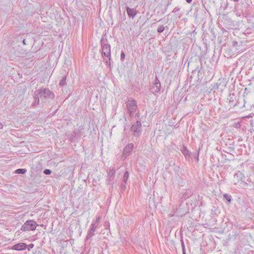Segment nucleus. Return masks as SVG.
Listing matches in <instances>:
<instances>
[{
    "label": "nucleus",
    "instance_id": "f257e3e1",
    "mask_svg": "<svg viewBox=\"0 0 254 254\" xmlns=\"http://www.w3.org/2000/svg\"><path fill=\"white\" fill-rule=\"evenodd\" d=\"M101 46V54L102 57L106 61L107 65H110L111 60V46L108 43L107 39L104 37H102L100 41Z\"/></svg>",
    "mask_w": 254,
    "mask_h": 254
},
{
    "label": "nucleus",
    "instance_id": "cd10ccee",
    "mask_svg": "<svg viewBox=\"0 0 254 254\" xmlns=\"http://www.w3.org/2000/svg\"><path fill=\"white\" fill-rule=\"evenodd\" d=\"M34 247V244H30L28 246V250H30V249H32Z\"/></svg>",
    "mask_w": 254,
    "mask_h": 254
},
{
    "label": "nucleus",
    "instance_id": "c85d7f7f",
    "mask_svg": "<svg viewBox=\"0 0 254 254\" xmlns=\"http://www.w3.org/2000/svg\"><path fill=\"white\" fill-rule=\"evenodd\" d=\"M3 127V125L2 124L0 123V129H2Z\"/></svg>",
    "mask_w": 254,
    "mask_h": 254
},
{
    "label": "nucleus",
    "instance_id": "1a4fd4ad",
    "mask_svg": "<svg viewBox=\"0 0 254 254\" xmlns=\"http://www.w3.org/2000/svg\"><path fill=\"white\" fill-rule=\"evenodd\" d=\"M245 176L244 174L242 172L238 171L234 175V184L237 185L239 183L240 184L243 180H245Z\"/></svg>",
    "mask_w": 254,
    "mask_h": 254
},
{
    "label": "nucleus",
    "instance_id": "473e14b6",
    "mask_svg": "<svg viewBox=\"0 0 254 254\" xmlns=\"http://www.w3.org/2000/svg\"><path fill=\"white\" fill-rule=\"evenodd\" d=\"M233 0L234 1H235V2H237V1H239V0Z\"/></svg>",
    "mask_w": 254,
    "mask_h": 254
},
{
    "label": "nucleus",
    "instance_id": "9b49d317",
    "mask_svg": "<svg viewBox=\"0 0 254 254\" xmlns=\"http://www.w3.org/2000/svg\"><path fill=\"white\" fill-rule=\"evenodd\" d=\"M27 245L24 243H20L12 246L11 250L16 251H23L26 249Z\"/></svg>",
    "mask_w": 254,
    "mask_h": 254
},
{
    "label": "nucleus",
    "instance_id": "f704fd0d",
    "mask_svg": "<svg viewBox=\"0 0 254 254\" xmlns=\"http://www.w3.org/2000/svg\"><path fill=\"white\" fill-rule=\"evenodd\" d=\"M236 43H237V42H235V45H236Z\"/></svg>",
    "mask_w": 254,
    "mask_h": 254
},
{
    "label": "nucleus",
    "instance_id": "4468645a",
    "mask_svg": "<svg viewBox=\"0 0 254 254\" xmlns=\"http://www.w3.org/2000/svg\"><path fill=\"white\" fill-rule=\"evenodd\" d=\"M181 151L186 158L190 157V153L186 146H183L181 149Z\"/></svg>",
    "mask_w": 254,
    "mask_h": 254
},
{
    "label": "nucleus",
    "instance_id": "f03ea898",
    "mask_svg": "<svg viewBox=\"0 0 254 254\" xmlns=\"http://www.w3.org/2000/svg\"><path fill=\"white\" fill-rule=\"evenodd\" d=\"M126 105L129 116L131 117L136 111L137 108L136 102L135 100L130 98L127 99L126 102Z\"/></svg>",
    "mask_w": 254,
    "mask_h": 254
},
{
    "label": "nucleus",
    "instance_id": "2f4dec72",
    "mask_svg": "<svg viewBox=\"0 0 254 254\" xmlns=\"http://www.w3.org/2000/svg\"><path fill=\"white\" fill-rule=\"evenodd\" d=\"M23 43L24 44H25V40H23Z\"/></svg>",
    "mask_w": 254,
    "mask_h": 254
},
{
    "label": "nucleus",
    "instance_id": "0eeeda50",
    "mask_svg": "<svg viewBox=\"0 0 254 254\" xmlns=\"http://www.w3.org/2000/svg\"><path fill=\"white\" fill-rule=\"evenodd\" d=\"M134 145L132 143H128L124 148L123 151L122 158L125 159L127 156L129 155L132 152Z\"/></svg>",
    "mask_w": 254,
    "mask_h": 254
},
{
    "label": "nucleus",
    "instance_id": "f3484780",
    "mask_svg": "<svg viewBox=\"0 0 254 254\" xmlns=\"http://www.w3.org/2000/svg\"><path fill=\"white\" fill-rule=\"evenodd\" d=\"M39 95L38 94L35 95L34 97V101L32 104V106H35L39 104Z\"/></svg>",
    "mask_w": 254,
    "mask_h": 254
},
{
    "label": "nucleus",
    "instance_id": "423d86ee",
    "mask_svg": "<svg viewBox=\"0 0 254 254\" xmlns=\"http://www.w3.org/2000/svg\"><path fill=\"white\" fill-rule=\"evenodd\" d=\"M100 219L101 217L100 216L97 217L95 221L91 224L90 228L89 229L86 236V239H89L94 235V232L99 224Z\"/></svg>",
    "mask_w": 254,
    "mask_h": 254
},
{
    "label": "nucleus",
    "instance_id": "412c9836",
    "mask_svg": "<svg viewBox=\"0 0 254 254\" xmlns=\"http://www.w3.org/2000/svg\"><path fill=\"white\" fill-rule=\"evenodd\" d=\"M224 197L229 202H230L232 200V197L230 195L228 194H224Z\"/></svg>",
    "mask_w": 254,
    "mask_h": 254
},
{
    "label": "nucleus",
    "instance_id": "5701e85b",
    "mask_svg": "<svg viewBox=\"0 0 254 254\" xmlns=\"http://www.w3.org/2000/svg\"><path fill=\"white\" fill-rule=\"evenodd\" d=\"M181 247H182V251H184V250H186V249H185V246L184 242L182 237H181Z\"/></svg>",
    "mask_w": 254,
    "mask_h": 254
},
{
    "label": "nucleus",
    "instance_id": "a211bd4d",
    "mask_svg": "<svg viewBox=\"0 0 254 254\" xmlns=\"http://www.w3.org/2000/svg\"><path fill=\"white\" fill-rule=\"evenodd\" d=\"M250 182L251 180L249 179H248L247 182H245L244 180H243V181L240 184V186L243 188H247L248 187Z\"/></svg>",
    "mask_w": 254,
    "mask_h": 254
},
{
    "label": "nucleus",
    "instance_id": "6e6552de",
    "mask_svg": "<svg viewBox=\"0 0 254 254\" xmlns=\"http://www.w3.org/2000/svg\"><path fill=\"white\" fill-rule=\"evenodd\" d=\"M116 171V170L114 167H110L107 170V179L106 180V184L107 185L111 184L112 178L115 176Z\"/></svg>",
    "mask_w": 254,
    "mask_h": 254
},
{
    "label": "nucleus",
    "instance_id": "ddd939ff",
    "mask_svg": "<svg viewBox=\"0 0 254 254\" xmlns=\"http://www.w3.org/2000/svg\"><path fill=\"white\" fill-rule=\"evenodd\" d=\"M126 10L127 14L129 17L133 18L136 15V10L133 8L127 7Z\"/></svg>",
    "mask_w": 254,
    "mask_h": 254
},
{
    "label": "nucleus",
    "instance_id": "20e7f679",
    "mask_svg": "<svg viewBox=\"0 0 254 254\" xmlns=\"http://www.w3.org/2000/svg\"><path fill=\"white\" fill-rule=\"evenodd\" d=\"M38 224L36 222L33 220H27L21 227V230L22 231H34Z\"/></svg>",
    "mask_w": 254,
    "mask_h": 254
},
{
    "label": "nucleus",
    "instance_id": "bb28decb",
    "mask_svg": "<svg viewBox=\"0 0 254 254\" xmlns=\"http://www.w3.org/2000/svg\"><path fill=\"white\" fill-rule=\"evenodd\" d=\"M179 10H180V8H179L178 7H176L174 8V9L173 10V12L176 13V12L179 11Z\"/></svg>",
    "mask_w": 254,
    "mask_h": 254
},
{
    "label": "nucleus",
    "instance_id": "dca6fc26",
    "mask_svg": "<svg viewBox=\"0 0 254 254\" xmlns=\"http://www.w3.org/2000/svg\"><path fill=\"white\" fill-rule=\"evenodd\" d=\"M228 105L230 108L234 107L237 106V102H234V99L232 97H230L228 103Z\"/></svg>",
    "mask_w": 254,
    "mask_h": 254
},
{
    "label": "nucleus",
    "instance_id": "72a5a7b5",
    "mask_svg": "<svg viewBox=\"0 0 254 254\" xmlns=\"http://www.w3.org/2000/svg\"><path fill=\"white\" fill-rule=\"evenodd\" d=\"M236 43H237V42H235V45H236Z\"/></svg>",
    "mask_w": 254,
    "mask_h": 254
},
{
    "label": "nucleus",
    "instance_id": "b1692460",
    "mask_svg": "<svg viewBox=\"0 0 254 254\" xmlns=\"http://www.w3.org/2000/svg\"><path fill=\"white\" fill-rule=\"evenodd\" d=\"M43 173L45 175H50L52 173V171L50 169H46L44 170Z\"/></svg>",
    "mask_w": 254,
    "mask_h": 254
},
{
    "label": "nucleus",
    "instance_id": "a878e982",
    "mask_svg": "<svg viewBox=\"0 0 254 254\" xmlns=\"http://www.w3.org/2000/svg\"><path fill=\"white\" fill-rule=\"evenodd\" d=\"M195 159L198 162L199 161V152L195 154L194 156Z\"/></svg>",
    "mask_w": 254,
    "mask_h": 254
},
{
    "label": "nucleus",
    "instance_id": "c756f323",
    "mask_svg": "<svg viewBox=\"0 0 254 254\" xmlns=\"http://www.w3.org/2000/svg\"><path fill=\"white\" fill-rule=\"evenodd\" d=\"M186 0L189 3H190L192 1V0Z\"/></svg>",
    "mask_w": 254,
    "mask_h": 254
},
{
    "label": "nucleus",
    "instance_id": "39448f33",
    "mask_svg": "<svg viewBox=\"0 0 254 254\" xmlns=\"http://www.w3.org/2000/svg\"><path fill=\"white\" fill-rule=\"evenodd\" d=\"M130 131L132 133L133 136L139 137L142 131L141 122L137 121L134 124L132 125L130 127Z\"/></svg>",
    "mask_w": 254,
    "mask_h": 254
},
{
    "label": "nucleus",
    "instance_id": "aec40b11",
    "mask_svg": "<svg viewBox=\"0 0 254 254\" xmlns=\"http://www.w3.org/2000/svg\"><path fill=\"white\" fill-rule=\"evenodd\" d=\"M26 171L27 170L25 169H18L15 170V172L18 174H24Z\"/></svg>",
    "mask_w": 254,
    "mask_h": 254
},
{
    "label": "nucleus",
    "instance_id": "393cba45",
    "mask_svg": "<svg viewBox=\"0 0 254 254\" xmlns=\"http://www.w3.org/2000/svg\"><path fill=\"white\" fill-rule=\"evenodd\" d=\"M125 58V54L124 53V52H122V53L121 54V60L122 61H124Z\"/></svg>",
    "mask_w": 254,
    "mask_h": 254
},
{
    "label": "nucleus",
    "instance_id": "2eb2a0df",
    "mask_svg": "<svg viewBox=\"0 0 254 254\" xmlns=\"http://www.w3.org/2000/svg\"><path fill=\"white\" fill-rule=\"evenodd\" d=\"M128 178H129V173L127 171H126L123 176V184L122 185V187H126V185L127 184V181Z\"/></svg>",
    "mask_w": 254,
    "mask_h": 254
},
{
    "label": "nucleus",
    "instance_id": "4be33fe9",
    "mask_svg": "<svg viewBox=\"0 0 254 254\" xmlns=\"http://www.w3.org/2000/svg\"><path fill=\"white\" fill-rule=\"evenodd\" d=\"M165 30V27L163 25L160 26L157 29V32L159 33L163 32Z\"/></svg>",
    "mask_w": 254,
    "mask_h": 254
},
{
    "label": "nucleus",
    "instance_id": "9d476101",
    "mask_svg": "<svg viewBox=\"0 0 254 254\" xmlns=\"http://www.w3.org/2000/svg\"><path fill=\"white\" fill-rule=\"evenodd\" d=\"M161 89V83L158 79L157 76L155 77V79L154 81L153 86L151 88V91L153 93H158L160 92Z\"/></svg>",
    "mask_w": 254,
    "mask_h": 254
},
{
    "label": "nucleus",
    "instance_id": "7ed1b4c3",
    "mask_svg": "<svg viewBox=\"0 0 254 254\" xmlns=\"http://www.w3.org/2000/svg\"><path fill=\"white\" fill-rule=\"evenodd\" d=\"M40 98L43 99H53L55 97L54 94L48 88H41L37 91Z\"/></svg>",
    "mask_w": 254,
    "mask_h": 254
},
{
    "label": "nucleus",
    "instance_id": "f8f14e48",
    "mask_svg": "<svg viewBox=\"0 0 254 254\" xmlns=\"http://www.w3.org/2000/svg\"><path fill=\"white\" fill-rule=\"evenodd\" d=\"M191 195V191L190 190H186L182 192L181 198L186 200Z\"/></svg>",
    "mask_w": 254,
    "mask_h": 254
},
{
    "label": "nucleus",
    "instance_id": "7c9ffc66",
    "mask_svg": "<svg viewBox=\"0 0 254 254\" xmlns=\"http://www.w3.org/2000/svg\"><path fill=\"white\" fill-rule=\"evenodd\" d=\"M183 254H186V250H184V251H183Z\"/></svg>",
    "mask_w": 254,
    "mask_h": 254
},
{
    "label": "nucleus",
    "instance_id": "6ab92c4d",
    "mask_svg": "<svg viewBox=\"0 0 254 254\" xmlns=\"http://www.w3.org/2000/svg\"><path fill=\"white\" fill-rule=\"evenodd\" d=\"M66 76L64 75L61 80L60 81L59 85L61 87L64 86L66 85Z\"/></svg>",
    "mask_w": 254,
    "mask_h": 254
}]
</instances>
